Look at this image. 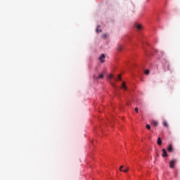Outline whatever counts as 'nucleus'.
I'll use <instances>...</instances> for the list:
<instances>
[{
    "mask_svg": "<svg viewBox=\"0 0 180 180\" xmlns=\"http://www.w3.org/2000/svg\"><path fill=\"white\" fill-rule=\"evenodd\" d=\"M157 143H158V146H161L162 144V141L161 140V138L159 137L158 139Z\"/></svg>",
    "mask_w": 180,
    "mask_h": 180,
    "instance_id": "6e6552de",
    "label": "nucleus"
},
{
    "mask_svg": "<svg viewBox=\"0 0 180 180\" xmlns=\"http://www.w3.org/2000/svg\"><path fill=\"white\" fill-rule=\"evenodd\" d=\"M102 36L103 39H106V37H108V34H103Z\"/></svg>",
    "mask_w": 180,
    "mask_h": 180,
    "instance_id": "dca6fc26",
    "label": "nucleus"
},
{
    "mask_svg": "<svg viewBox=\"0 0 180 180\" xmlns=\"http://www.w3.org/2000/svg\"><path fill=\"white\" fill-rule=\"evenodd\" d=\"M117 51H122L123 50V46L122 45H118L117 47Z\"/></svg>",
    "mask_w": 180,
    "mask_h": 180,
    "instance_id": "0eeeda50",
    "label": "nucleus"
},
{
    "mask_svg": "<svg viewBox=\"0 0 180 180\" xmlns=\"http://www.w3.org/2000/svg\"><path fill=\"white\" fill-rule=\"evenodd\" d=\"M167 151L169 153H174V148L172 147V145H171V144L169 145Z\"/></svg>",
    "mask_w": 180,
    "mask_h": 180,
    "instance_id": "f03ea898",
    "label": "nucleus"
},
{
    "mask_svg": "<svg viewBox=\"0 0 180 180\" xmlns=\"http://www.w3.org/2000/svg\"><path fill=\"white\" fill-rule=\"evenodd\" d=\"M122 89L124 91H127V86H126V82H123L121 86Z\"/></svg>",
    "mask_w": 180,
    "mask_h": 180,
    "instance_id": "7ed1b4c3",
    "label": "nucleus"
},
{
    "mask_svg": "<svg viewBox=\"0 0 180 180\" xmlns=\"http://www.w3.org/2000/svg\"><path fill=\"white\" fill-rule=\"evenodd\" d=\"M162 157H168V154H167V150L165 149H162Z\"/></svg>",
    "mask_w": 180,
    "mask_h": 180,
    "instance_id": "423d86ee",
    "label": "nucleus"
},
{
    "mask_svg": "<svg viewBox=\"0 0 180 180\" xmlns=\"http://www.w3.org/2000/svg\"><path fill=\"white\" fill-rule=\"evenodd\" d=\"M99 27H101V26L98 25V26H97V28H96V33H99V32H100V33H102L101 30H99Z\"/></svg>",
    "mask_w": 180,
    "mask_h": 180,
    "instance_id": "1a4fd4ad",
    "label": "nucleus"
},
{
    "mask_svg": "<svg viewBox=\"0 0 180 180\" xmlns=\"http://www.w3.org/2000/svg\"><path fill=\"white\" fill-rule=\"evenodd\" d=\"M145 74H146V75H148V74H150V70H146L145 71Z\"/></svg>",
    "mask_w": 180,
    "mask_h": 180,
    "instance_id": "4468645a",
    "label": "nucleus"
},
{
    "mask_svg": "<svg viewBox=\"0 0 180 180\" xmlns=\"http://www.w3.org/2000/svg\"><path fill=\"white\" fill-rule=\"evenodd\" d=\"M108 79H112L113 78V75H108Z\"/></svg>",
    "mask_w": 180,
    "mask_h": 180,
    "instance_id": "f8f14e48",
    "label": "nucleus"
},
{
    "mask_svg": "<svg viewBox=\"0 0 180 180\" xmlns=\"http://www.w3.org/2000/svg\"><path fill=\"white\" fill-rule=\"evenodd\" d=\"M122 168H123V166H120V171H121V172L123 171V169H122Z\"/></svg>",
    "mask_w": 180,
    "mask_h": 180,
    "instance_id": "aec40b11",
    "label": "nucleus"
},
{
    "mask_svg": "<svg viewBox=\"0 0 180 180\" xmlns=\"http://www.w3.org/2000/svg\"><path fill=\"white\" fill-rule=\"evenodd\" d=\"M129 171V169H126L124 170H122V172H127Z\"/></svg>",
    "mask_w": 180,
    "mask_h": 180,
    "instance_id": "6ab92c4d",
    "label": "nucleus"
},
{
    "mask_svg": "<svg viewBox=\"0 0 180 180\" xmlns=\"http://www.w3.org/2000/svg\"><path fill=\"white\" fill-rule=\"evenodd\" d=\"M153 124H154L155 126H158V122H157V121H153Z\"/></svg>",
    "mask_w": 180,
    "mask_h": 180,
    "instance_id": "ddd939ff",
    "label": "nucleus"
},
{
    "mask_svg": "<svg viewBox=\"0 0 180 180\" xmlns=\"http://www.w3.org/2000/svg\"><path fill=\"white\" fill-rule=\"evenodd\" d=\"M103 78V74H100L98 77H96V79H101Z\"/></svg>",
    "mask_w": 180,
    "mask_h": 180,
    "instance_id": "9d476101",
    "label": "nucleus"
},
{
    "mask_svg": "<svg viewBox=\"0 0 180 180\" xmlns=\"http://www.w3.org/2000/svg\"><path fill=\"white\" fill-rule=\"evenodd\" d=\"M135 112H136V113H139V108H135Z\"/></svg>",
    "mask_w": 180,
    "mask_h": 180,
    "instance_id": "a211bd4d",
    "label": "nucleus"
},
{
    "mask_svg": "<svg viewBox=\"0 0 180 180\" xmlns=\"http://www.w3.org/2000/svg\"><path fill=\"white\" fill-rule=\"evenodd\" d=\"M99 60L101 63H104L105 62V54H101V56L99 58Z\"/></svg>",
    "mask_w": 180,
    "mask_h": 180,
    "instance_id": "39448f33",
    "label": "nucleus"
},
{
    "mask_svg": "<svg viewBox=\"0 0 180 180\" xmlns=\"http://www.w3.org/2000/svg\"><path fill=\"white\" fill-rule=\"evenodd\" d=\"M146 129H148V130H150V129H151V126L150 124H147Z\"/></svg>",
    "mask_w": 180,
    "mask_h": 180,
    "instance_id": "f3484780",
    "label": "nucleus"
},
{
    "mask_svg": "<svg viewBox=\"0 0 180 180\" xmlns=\"http://www.w3.org/2000/svg\"><path fill=\"white\" fill-rule=\"evenodd\" d=\"M163 126L165 127H168V123L167 122H163Z\"/></svg>",
    "mask_w": 180,
    "mask_h": 180,
    "instance_id": "9b49d317",
    "label": "nucleus"
},
{
    "mask_svg": "<svg viewBox=\"0 0 180 180\" xmlns=\"http://www.w3.org/2000/svg\"><path fill=\"white\" fill-rule=\"evenodd\" d=\"M135 27L138 29V30H141L143 29V25L141 24H135Z\"/></svg>",
    "mask_w": 180,
    "mask_h": 180,
    "instance_id": "20e7f679",
    "label": "nucleus"
},
{
    "mask_svg": "<svg viewBox=\"0 0 180 180\" xmlns=\"http://www.w3.org/2000/svg\"><path fill=\"white\" fill-rule=\"evenodd\" d=\"M176 163V160H173L170 161L169 167L174 168Z\"/></svg>",
    "mask_w": 180,
    "mask_h": 180,
    "instance_id": "f257e3e1",
    "label": "nucleus"
},
{
    "mask_svg": "<svg viewBox=\"0 0 180 180\" xmlns=\"http://www.w3.org/2000/svg\"><path fill=\"white\" fill-rule=\"evenodd\" d=\"M117 79H119V81H122V75H118Z\"/></svg>",
    "mask_w": 180,
    "mask_h": 180,
    "instance_id": "2eb2a0df",
    "label": "nucleus"
}]
</instances>
